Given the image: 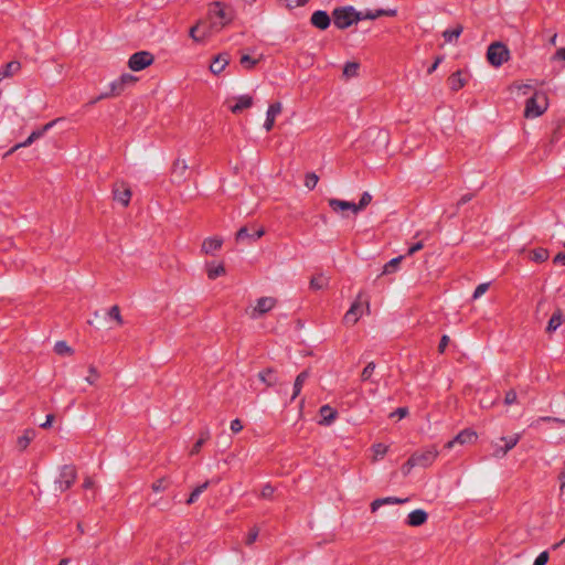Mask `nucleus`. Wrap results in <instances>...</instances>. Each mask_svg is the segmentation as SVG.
<instances>
[{"mask_svg":"<svg viewBox=\"0 0 565 565\" xmlns=\"http://www.w3.org/2000/svg\"><path fill=\"white\" fill-rule=\"evenodd\" d=\"M207 18L209 23L206 22V26L212 33L231 23L234 18V11L223 2L215 1L209 6Z\"/></svg>","mask_w":565,"mask_h":565,"instance_id":"1","label":"nucleus"},{"mask_svg":"<svg viewBox=\"0 0 565 565\" xmlns=\"http://www.w3.org/2000/svg\"><path fill=\"white\" fill-rule=\"evenodd\" d=\"M334 25L344 30L362 20V11H356L352 6L339 7L332 11Z\"/></svg>","mask_w":565,"mask_h":565,"instance_id":"2","label":"nucleus"},{"mask_svg":"<svg viewBox=\"0 0 565 565\" xmlns=\"http://www.w3.org/2000/svg\"><path fill=\"white\" fill-rule=\"evenodd\" d=\"M547 97L544 93H534L525 103L524 116L526 118H536L547 109Z\"/></svg>","mask_w":565,"mask_h":565,"instance_id":"3","label":"nucleus"},{"mask_svg":"<svg viewBox=\"0 0 565 565\" xmlns=\"http://www.w3.org/2000/svg\"><path fill=\"white\" fill-rule=\"evenodd\" d=\"M509 58L510 51L504 43L497 41L488 46L487 60L490 65L500 67L503 63L508 62Z\"/></svg>","mask_w":565,"mask_h":565,"instance_id":"4","label":"nucleus"},{"mask_svg":"<svg viewBox=\"0 0 565 565\" xmlns=\"http://www.w3.org/2000/svg\"><path fill=\"white\" fill-rule=\"evenodd\" d=\"M76 478L77 471L75 466L64 465L60 470L58 477L54 481L55 490L65 492L75 483Z\"/></svg>","mask_w":565,"mask_h":565,"instance_id":"5","label":"nucleus"},{"mask_svg":"<svg viewBox=\"0 0 565 565\" xmlns=\"http://www.w3.org/2000/svg\"><path fill=\"white\" fill-rule=\"evenodd\" d=\"M154 62V56L148 51L134 53L128 60V67L134 72H140Z\"/></svg>","mask_w":565,"mask_h":565,"instance_id":"6","label":"nucleus"},{"mask_svg":"<svg viewBox=\"0 0 565 565\" xmlns=\"http://www.w3.org/2000/svg\"><path fill=\"white\" fill-rule=\"evenodd\" d=\"M277 303V299L274 297H260L256 301V306L246 311L250 319H258L265 313L269 312Z\"/></svg>","mask_w":565,"mask_h":565,"instance_id":"7","label":"nucleus"},{"mask_svg":"<svg viewBox=\"0 0 565 565\" xmlns=\"http://www.w3.org/2000/svg\"><path fill=\"white\" fill-rule=\"evenodd\" d=\"M114 200L127 207L131 200V189L125 181H117L113 185Z\"/></svg>","mask_w":565,"mask_h":565,"instance_id":"8","label":"nucleus"},{"mask_svg":"<svg viewBox=\"0 0 565 565\" xmlns=\"http://www.w3.org/2000/svg\"><path fill=\"white\" fill-rule=\"evenodd\" d=\"M438 456V451L435 446H430L424 450L416 451L412 455L416 466L427 468L429 467Z\"/></svg>","mask_w":565,"mask_h":565,"instance_id":"9","label":"nucleus"},{"mask_svg":"<svg viewBox=\"0 0 565 565\" xmlns=\"http://www.w3.org/2000/svg\"><path fill=\"white\" fill-rule=\"evenodd\" d=\"M265 234L264 227L249 228L247 226L241 227L235 235L236 242H246L247 244L255 243Z\"/></svg>","mask_w":565,"mask_h":565,"instance_id":"10","label":"nucleus"},{"mask_svg":"<svg viewBox=\"0 0 565 565\" xmlns=\"http://www.w3.org/2000/svg\"><path fill=\"white\" fill-rule=\"evenodd\" d=\"M477 438H478V435L475 430L466 428V429L461 430L459 434H457L452 440H449L445 445V447L450 449L454 447V445L456 443H458L460 445L471 444V443L476 441Z\"/></svg>","mask_w":565,"mask_h":565,"instance_id":"11","label":"nucleus"},{"mask_svg":"<svg viewBox=\"0 0 565 565\" xmlns=\"http://www.w3.org/2000/svg\"><path fill=\"white\" fill-rule=\"evenodd\" d=\"M310 22L315 28H317L321 31H324L330 26L331 18L327 11L317 10L312 13V15L310 18Z\"/></svg>","mask_w":565,"mask_h":565,"instance_id":"12","label":"nucleus"},{"mask_svg":"<svg viewBox=\"0 0 565 565\" xmlns=\"http://www.w3.org/2000/svg\"><path fill=\"white\" fill-rule=\"evenodd\" d=\"M520 435H514L511 437H502L501 440L504 441V446L495 445L493 455L498 458L504 457L511 449H513L519 443Z\"/></svg>","mask_w":565,"mask_h":565,"instance_id":"13","label":"nucleus"},{"mask_svg":"<svg viewBox=\"0 0 565 565\" xmlns=\"http://www.w3.org/2000/svg\"><path fill=\"white\" fill-rule=\"evenodd\" d=\"M186 170H188V164L185 163V161L181 160L179 158L175 159L172 164V169H171L172 181L177 182V183H181V182L185 181Z\"/></svg>","mask_w":565,"mask_h":565,"instance_id":"14","label":"nucleus"},{"mask_svg":"<svg viewBox=\"0 0 565 565\" xmlns=\"http://www.w3.org/2000/svg\"><path fill=\"white\" fill-rule=\"evenodd\" d=\"M362 316V305L359 300H355L350 309L345 312L343 317V322L348 326H353L358 322L360 317Z\"/></svg>","mask_w":565,"mask_h":565,"instance_id":"15","label":"nucleus"},{"mask_svg":"<svg viewBox=\"0 0 565 565\" xmlns=\"http://www.w3.org/2000/svg\"><path fill=\"white\" fill-rule=\"evenodd\" d=\"M230 64V54L228 53H220L216 55L212 63L210 64V71L218 75L224 71V68Z\"/></svg>","mask_w":565,"mask_h":565,"instance_id":"16","label":"nucleus"},{"mask_svg":"<svg viewBox=\"0 0 565 565\" xmlns=\"http://www.w3.org/2000/svg\"><path fill=\"white\" fill-rule=\"evenodd\" d=\"M281 109H282V107L279 102H275L269 105L267 115H266V120L264 124V128L266 131H270L273 129V127L275 125V118L278 114L281 113Z\"/></svg>","mask_w":565,"mask_h":565,"instance_id":"17","label":"nucleus"},{"mask_svg":"<svg viewBox=\"0 0 565 565\" xmlns=\"http://www.w3.org/2000/svg\"><path fill=\"white\" fill-rule=\"evenodd\" d=\"M427 519H428L427 512L422 509H417V510L412 511L407 515L406 524L409 526L417 527V526L425 524L427 522Z\"/></svg>","mask_w":565,"mask_h":565,"instance_id":"18","label":"nucleus"},{"mask_svg":"<svg viewBox=\"0 0 565 565\" xmlns=\"http://www.w3.org/2000/svg\"><path fill=\"white\" fill-rule=\"evenodd\" d=\"M209 34H211V32L206 26V21H203V20L198 21V23L195 25H193L189 31V35L195 42H200Z\"/></svg>","mask_w":565,"mask_h":565,"instance_id":"19","label":"nucleus"},{"mask_svg":"<svg viewBox=\"0 0 565 565\" xmlns=\"http://www.w3.org/2000/svg\"><path fill=\"white\" fill-rule=\"evenodd\" d=\"M319 413L321 416L319 424L324 426L331 425L338 416V412L330 405L321 406Z\"/></svg>","mask_w":565,"mask_h":565,"instance_id":"20","label":"nucleus"},{"mask_svg":"<svg viewBox=\"0 0 565 565\" xmlns=\"http://www.w3.org/2000/svg\"><path fill=\"white\" fill-rule=\"evenodd\" d=\"M254 104L253 97L249 95H241L236 97V103L230 107L233 114H238L244 109L252 107Z\"/></svg>","mask_w":565,"mask_h":565,"instance_id":"21","label":"nucleus"},{"mask_svg":"<svg viewBox=\"0 0 565 565\" xmlns=\"http://www.w3.org/2000/svg\"><path fill=\"white\" fill-rule=\"evenodd\" d=\"M43 134L38 129L31 132V135L24 140L23 142L17 143L13 146L10 150H8L4 153V158L11 156L13 152H15L20 148L29 147L32 145L36 139L41 138Z\"/></svg>","mask_w":565,"mask_h":565,"instance_id":"22","label":"nucleus"},{"mask_svg":"<svg viewBox=\"0 0 565 565\" xmlns=\"http://www.w3.org/2000/svg\"><path fill=\"white\" fill-rule=\"evenodd\" d=\"M223 239L220 237H207L202 243V252L205 254H213L222 247Z\"/></svg>","mask_w":565,"mask_h":565,"instance_id":"23","label":"nucleus"},{"mask_svg":"<svg viewBox=\"0 0 565 565\" xmlns=\"http://www.w3.org/2000/svg\"><path fill=\"white\" fill-rule=\"evenodd\" d=\"M467 81L462 77V71L458 70L448 77V85L452 92H458L466 85Z\"/></svg>","mask_w":565,"mask_h":565,"instance_id":"24","label":"nucleus"},{"mask_svg":"<svg viewBox=\"0 0 565 565\" xmlns=\"http://www.w3.org/2000/svg\"><path fill=\"white\" fill-rule=\"evenodd\" d=\"M258 377L262 382H264L267 386H274L278 383V376L276 370L271 367H267L259 372Z\"/></svg>","mask_w":565,"mask_h":565,"instance_id":"25","label":"nucleus"},{"mask_svg":"<svg viewBox=\"0 0 565 565\" xmlns=\"http://www.w3.org/2000/svg\"><path fill=\"white\" fill-rule=\"evenodd\" d=\"M21 70V63L19 61H11L7 63L1 70H0V81L3 78L12 77Z\"/></svg>","mask_w":565,"mask_h":565,"instance_id":"26","label":"nucleus"},{"mask_svg":"<svg viewBox=\"0 0 565 565\" xmlns=\"http://www.w3.org/2000/svg\"><path fill=\"white\" fill-rule=\"evenodd\" d=\"M211 438V433H210V429L207 427H204L200 430V434H199V438L198 440L194 443L191 451H190V455H196L200 452L202 446Z\"/></svg>","mask_w":565,"mask_h":565,"instance_id":"27","label":"nucleus"},{"mask_svg":"<svg viewBox=\"0 0 565 565\" xmlns=\"http://www.w3.org/2000/svg\"><path fill=\"white\" fill-rule=\"evenodd\" d=\"M109 88V92L103 93L98 99L119 96L125 90V85L118 78L110 83Z\"/></svg>","mask_w":565,"mask_h":565,"instance_id":"28","label":"nucleus"},{"mask_svg":"<svg viewBox=\"0 0 565 565\" xmlns=\"http://www.w3.org/2000/svg\"><path fill=\"white\" fill-rule=\"evenodd\" d=\"M562 322L563 311L559 308H557L547 322L546 332H554L562 324Z\"/></svg>","mask_w":565,"mask_h":565,"instance_id":"29","label":"nucleus"},{"mask_svg":"<svg viewBox=\"0 0 565 565\" xmlns=\"http://www.w3.org/2000/svg\"><path fill=\"white\" fill-rule=\"evenodd\" d=\"M309 375V370H303L297 375L294 383V393L291 396V401L295 399L300 394L302 385L308 380Z\"/></svg>","mask_w":565,"mask_h":565,"instance_id":"30","label":"nucleus"},{"mask_svg":"<svg viewBox=\"0 0 565 565\" xmlns=\"http://www.w3.org/2000/svg\"><path fill=\"white\" fill-rule=\"evenodd\" d=\"M35 437V430L32 428L25 429L23 435L18 438L17 445L21 451L25 450L30 443Z\"/></svg>","mask_w":565,"mask_h":565,"instance_id":"31","label":"nucleus"},{"mask_svg":"<svg viewBox=\"0 0 565 565\" xmlns=\"http://www.w3.org/2000/svg\"><path fill=\"white\" fill-rule=\"evenodd\" d=\"M404 257L405 256L401 255V256H397L395 258H392L388 263H386L383 266V270L381 273V276L382 275H390V274L395 273L398 269L399 264L402 263Z\"/></svg>","mask_w":565,"mask_h":565,"instance_id":"32","label":"nucleus"},{"mask_svg":"<svg viewBox=\"0 0 565 565\" xmlns=\"http://www.w3.org/2000/svg\"><path fill=\"white\" fill-rule=\"evenodd\" d=\"M328 204H329L330 209L335 213H339V212L343 213L345 211H349V201H343V200L331 198L328 200Z\"/></svg>","mask_w":565,"mask_h":565,"instance_id":"33","label":"nucleus"},{"mask_svg":"<svg viewBox=\"0 0 565 565\" xmlns=\"http://www.w3.org/2000/svg\"><path fill=\"white\" fill-rule=\"evenodd\" d=\"M462 31H463V26L461 24H458L454 29L445 30L443 32V36L446 42L450 43V42L457 40L460 36V34L462 33Z\"/></svg>","mask_w":565,"mask_h":565,"instance_id":"34","label":"nucleus"},{"mask_svg":"<svg viewBox=\"0 0 565 565\" xmlns=\"http://www.w3.org/2000/svg\"><path fill=\"white\" fill-rule=\"evenodd\" d=\"M209 486L210 481H205L204 483L194 488V490L190 493L186 500V504H193L199 499V497L207 489Z\"/></svg>","mask_w":565,"mask_h":565,"instance_id":"35","label":"nucleus"},{"mask_svg":"<svg viewBox=\"0 0 565 565\" xmlns=\"http://www.w3.org/2000/svg\"><path fill=\"white\" fill-rule=\"evenodd\" d=\"M548 256H550V254L546 248L539 247L531 252L530 258H531V260H533L535 263H543V262L547 260Z\"/></svg>","mask_w":565,"mask_h":565,"instance_id":"36","label":"nucleus"},{"mask_svg":"<svg viewBox=\"0 0 565 565\" xmlns=\"http://www.w3.org/2000/svg\"><path fill=\"white\" fill-rule=\"evenodd\" d=\"M359 68H360V63L347 62L343 67V76H345L347 78L355 77V76H358Z\"/></svg>","mask_w":565,"mask_h":565,"instance_id":"37","label":"nucleus"},{"mask_svg":"<svg viewBox=\"0 0 565 565\" xmlns=\"http://www.w3.org/2000/svg\"><path fill=\"white\" fill-rule=\"evenodd\" d=\"M207 277L209 279H216L217 277L222 276L225 274V267L223 264H218V265H207Z\"/></svg>","mask_w":565,"mask_h":565,"instance_id":"38","label":"nucleus"},{"mask_svg":"<svg viewBox=\"0 0 565 565\" xmlns=\"http://www.w3.org/2000/svg\"><path fill=\"white\" fill-rule=\"evenodd\" d=\"M258 58H254L248 54H243L239 60L241 65L248 71L253 70L258 64Z\"/></svg>","mask_w":565,"mask_h":565,"instance_id":"39","label":"nucleus"},{"mask_svg":"<svg viewBox=\"0 0 565 565\" xmlns=\"http://www.w3.org/2000/svg\"><path fill=\"white\" fill-rule=\"evenodd\" d=\"M328 279L323 275L315 276L310 280V288L313 290H320L327 286Z\"/></svg>","mask_w":565,"mask_h":565,"instance_id":"40","label":"nucleus"},{"mask_svg":"<svg viewBox=\"0 0 565 565\" xmlns=\"http://www.w3.org/2000/svg\"><path fill=\"white\" fill-rule=\"evenodd\" d=\"M170 480L169 478L167 477H162L158 480H156L152 486H151V489L154 491V492H161V491H164L166 489L169 488L170 486Z\"/></svg>","mask_w":565,"mask_h":565,"instance_id":"41","label":"nucleus"},{"mask_svg":"<svg viewBox=\"0 0 565 565\" xmlns=\"http://www.w3.org/2000/svg\"><path fill=\"white\" fill-rule=\"evenodd\" d=\"M107 316L110 319L115 320L118 326H122L124 324V319L121 317L119 306L115 305V306L110 307V309L107 312Z\"/></svg>","mask_w":565,"mask_h":565,"instance_id":"42","label":"nucleus"},{"mask_svg":"<svg viewBox=\"0 0 565 565\" xmlns=\"http://www.w3.org/2000/svg\"><path fill=\"white\" fill-rule=\"evenodd\" d=\"M54 352L58 355L72 354V348L65 341H57L54 345Z\"/></svg>","mask_w":565,"mask_h":565,"instance_id":"43","label":"nucleus"},{"mask_svg":"<svg viewBox=\"0 0 565 565\" xmlns=\"http://www.w3.org/2000/svg\"><path fill=\"white\" fill-rule=\"evenodd\" d=\"M374 452V460L382 459L388 451V447L382 443L375 444L372 447Z\"/></svg>","mask_w":565,"mask_h":565,"instance_id":"44","label":"nucleus"},{"mask_svg":"<svg viewBox=\"0 0 565 565\" xmlns=\"http://www.w3.org/2000/svg\"><path fill=\"white\" fill-rule=\"evenodd\" d=\"M374 370H375V363L369 362L361 373V381L362 382L370 381Z\"/></svg>","mask_w":565,"mask_h":565,"instance_id":"45","label":"nucleus"},{"mask_svg":"<svg viewBox=\"0 0 565 565\" xmlns=\"http://www.w3.org/2000/svg\"><path fill=\"white\" fill-rule=\"evenodd\" d=\"M318 181H319V177L315 172H309V173L306 174L305 185L309 190H312V189L316 188Z\"/></svg>","mask_w":565,"mask_h":565,"instance_id":"46","label":"nucleus"},{"mask_svg":"<svg viewBox=\"0 0 565 565\" xmlns=\"http://www.w3.org/2000/svg\"><path fill=\"white\" fill-rule=\"evenodd\" d=\"M416 467V463L413 459V457L411 456L406 462L403 463L402 468H401V471L404 476H407L409 475V472L412 471V469Z\"/></svg>","mask_w":565,"mask_h":565,"instance_id":"47","label":"nucleus"},{"mask_svg":"<svg viewBox=\"0 0 565 565\" xmlns=\"http://www.w3.org/2000/svg\"><path fill=\"white\" fill-rule=\"evenodd\" d=\"M258 533L257 526L252 527L246 536L245 544L252 545L257 540Z\"/></svg>","mask_w":565,"mask_h":565,"instance_id":"48","label":"nucleus"},{"mask_svg":"<svg viewBox=\"0 0 565 565\" xmlns=\"http://www.w3.org/2000/svg\"><path fill=\"white\" fill-rule=\"evenodd\" d=\"M372 201V195L369 192H363L360 201L358 203V207H361V210H364Z\"/></svg>","mask_w":565,"mask_h":565,"instance_id":"49","label":"nucleus"},{"mask_svg":"<svg viewBox=\"0 0 565 565\" xmlns=\"http://www.w3.org/2000/svg\"><path fill=\"white\" fill-rule=\"evenodd\" d=\"M275 492L274 487L270 483H267L263 487L260 492V498L270 499Z\"/></svg>","mask_w":565,"mask_h":565,"instance_id":"50","label":"nucleus"},{"mask_svg":"<svg viewBox=\"0 0 565 565\" xmlns=\"http://www.w3.org/2000/svg\"><path fill=\"white\" fill-rule=\"evenodd\" d=\"M548 552L544 551L540 553V555L535 558L533 565H546V563L548 562Z\"/></svg>","mask_w":565,"mask_h":565,"instance_id":"51","label":"nucleus"},{"mask_svg":"<svg viewBox=\"0 0 565 565\" xmlns=\"http://www.w3.org/2000/svg\"><path fill=\"white\" fill-rule=\"evenodd\" d=\"M516 392L514 390H510L505 393L504 403L507 405H512L516 402Z\"/></svg>","mask_w":565,"mask_h":565,"instance_id":"52","label":"nucleus"},{"mask_svg":"<svg viewBox=\"0 0 565 565\" xmlns=\"http://www.w3.org/2000/svg\"><path fill=\"white\" fill-rule=\"evenodd\" d=\"M381 500H385L384 504H402L408 501V499H401L396 497L381 498Z\"/></svg>","mask_w":565,"mask_h":565,"instance_id":"53","label":"nucleus"},{"mask_svg":"<svg viewBox=\"0 0 565 565\" xmlns=\"http://www.w3.org/2000/svg\"><path fill=\"white\" fill-rule=\"evenodd\" d=\"M120 82L125 85V87L127 85H131L134 84L136 81H137V77L131 75V74H122L120 77H119Z\"/></svg>","mask_w":565,"mask_h":565,"instance_id":"54","label":"nucleus"},{"mask_svg":"<svg viewBox=\"0 0 565 565\" xmlns=\"http://www.w3.org/2000/svg\"><path fill=\"white\" fill-rule=\"evenodd\" d=\"M489 288V284H480L477 286V288L475 289L473 291V299H477L479 298L480 296H482Z\"/></svg>","mask_w":565,"mask_h":565,"instance_id":"55","label":"nucleus"},{"mask_svg":"<svg viewBox=\"0 0 565 565\" xmlns=\"http://www.w3.org/2000/svg\"><path fill=\"white\" fill-rule=\"evenodd\" d=\"M286 2V7L289 9L305 6L308 0H284Z\"/></svg>","mask_w":565,"mask_h":565,"instance_id":"56","label":"nucleus"},{"mask_svg":"<svg viewBox=\"0 0 565 565\" xmlns=\"http://www.w3.org/2000/svg\"><path fill=\"white\" fill-rule=\"evenodd\" d=\"M475 193H467V194H463L459 201L457 202V209H459L460 206L465 205L466 203L470 202L473 198H475Z\"/></svg>","mask_w":565,"mask_h":565,"instance_id":"57","label":"nucleus"},{"mask_svg":"<svg viewBox=\"0 0 565 565\" xmlns=\"http://www.w3.org/2000/svg\"><path fill=\"white\" fill-rule=\"evenodd\" d=\"M449 337L444 334L439 341V344H438V352L439 353H444L448 343H449Z\"/></svg>","mask_w":565,"mask_h":565,"instance_id":"58","label":"nucleus"},{"mask_svg":"<svg viewBox=\"0 0 565 565\" xmlns=\"http://www.w3.org/2000/svg\"><path fill=\"white\" fill-rule=\"evenodd\" d=\"M242 429H243V424L238 418L231 422V430L234 434L239 433Z\"/></svg>","mask_w":565,"mask_h":565,"instance_id":"59","label":"nucleus"},{"mask_svg":"<svg viewBox=\"0 0 565 565\" xmlns=\"http://www.w3.org/2000/svg\"><path fill=\"white\" fill-rule=\"evenodd\" d=\"M377 14L379 17H395L397 14V11L395 9H379Z\"/></svg>","mask_w":565,"mask_h":565,"instance_id":"60","label":"nucleus"},{"mask_svg":"<svg viewBox=\"0 0 565 565\" xmlns=\"http://www.w3.org/2000/svg\"><path fill=\"white\" fill-rule=\"evenodd\" d=\"M424 247V244L422 242H417L409 246L407 254L408 256L414 255L416 252L420 250Z\"/></svg>","mask_w":565,"mask_h":565,"instance_id":"61","label":"nucleus"},{"mask_svg":"<svg viewBox=\"0 0 565 565\" xmlns=\"http://www.w3.org/2000/svg\"><path fill=\"white\" fill-rule=\"evenodd\" d=\"M377 18H380L377 14V10H375V11L366 10L365 12H362V20H365V19L374 20Z\"/></svg>","mask_w":565,"mask_h":565,"instance_id":"62","label":"nucleus"},{"mask_svg":"<svg viewBox=\"0 0 565 565\" xmlns=\"http://www.w3.org/2000/svg\"><path fill=\"white\" fill-rule=\"evenodd\" d=\"M408 414V409L406 407H398L391 414V417L398 416V418H404Z\"/></svg>","mask_w":565,"mask_h":565,"instance_id":"63","label":"nucleus"},{"mask_svg":"<svg viewBox=\"0 0 565 565\" xmlns=\"http://www.w3.org/2000/svg\"><path fill=\"white\" fill-rule=\"evenodd\" d=\"M553 263L554 264H561L563 266H565V253H558L554 259H553Z\"/></svg>","mask_w":565,"mask_h":565,"instance_id":"64","label":"nucleus"}]
</instances>
